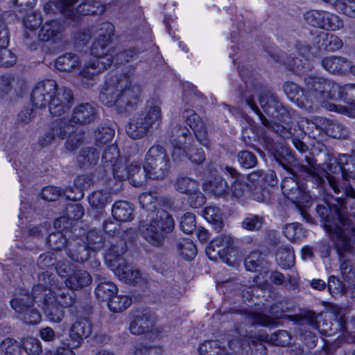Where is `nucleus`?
Here are the masks:
<instances>
[{"label": "nucleus", "mask_w": 355, "mask_h": 355, "mask_svg": "<svg viewBox=\"0 0 355 355\" xmlns=\"http://www.w3.org/2000/svg\"><path fill=\"white\" fill-rule=\"evenodd\" d=\"M155 325L153 317L148 313L137 314L130 322L129 329L132 334L141 335L152 332Z\"/></svg>", "instance_id": "nucleus-29"}, {"label": "nucleus", "mask_w": 355, "mask_h": 355, "mask_svg": "<svg viewBox=\"0 0 355 355\" xmlns=\"http://www.w3.org/2000/svg\"><path fill=\"white\" fill-rule=\"evenodd\" d=\"M128 173L129 180L135 187L141 186L148 178L144 168L141 169V163L137 161H133L128 164Z\"/></svg>", "instance_id": "nucleus-47"}, {"label": "nucleus", "mask_w": 355, "mask_h": 355, "mask_svg": "<svg viewBox=\"0 0 355 355\" xmlns=\"http://www.w3.org/2000/svg\"><path fill=\"white\" fill-rule=\"evenodd\" d=\"M107 243L105 254L106 265L112 269L123 264L125 259L123 256L127 251L126 241L119 236H113L107 240Z\"/></svg>", "instance_id": "nucleus-14"}, {"label": "nucleus", "mask_w": 355, "mask_h": 355, "mask_svg": "<svg viewBox=\"0 0 355 355\" xmlns=\"http://www.w3.org/2000/svg\"><path fill=\"white\" fill-rule=\"evenodd\" d=\"M259 103L267 115L282 121L288 122L296 116V112L284 107L279 101L277 96L270 91H264L260 94Z\"/></svg>", "instance_id": "nucleus-8"}, {"label": "nucleus", "mask_w": 355, "mask_h": 355, "mask_svg": "<svg viewBox=\"0 0 355 355\" xmlns=\"http://www.w3.org/2000/svg\"><path fill=\"white\" fill-rule=\"evenodd\" d=\"M114 135V130L108 126L97 128L94 134L96 145L100 146L110 142Z\"/></svg>", "instance_id": "nucleus-61"}, {"label": "nucleus", "mask_w": 355, "mask_h": 355, "mask_svg": "<svg viewBox=\"0 0 355 355\" xmlns=\"http://www.w3.org/2000/svg\"><path fill=\"white\" fill-rule=\"evenodd\" d=\"M351 62L345 58L340 56H328L322 60V65L324 69L332 74H343L349 70Z\"/></svg>", "instance_id": "nucleus-32"}, {"label": "nucleus", "mask_w": 355, "mask_h": 355, "mask_svg": "<svg viewBox=\"0 0 355 355\" xmlns=\"http://www.w3.org/2000/svg\"><path fill=\"white\" fill-rule=\"evenodd\" d=\"M144 168L153 180H163L169 173L170 159L166 150L160 145L152 146L146 152Z\"/></svg>", "instance_id": "nucleus-6"}, {"label": "nucleus", "mask_w": 355, "mask_h": 355, "mask_svg": "<svg viewBox=\"0 0 355 355\" xmlns=\"http://www.w3.org/2000/svg\"><path fill=\"white\" fill-rule=\"evenodd\" d=\"M105 11V6L100 1L96 0H87L85 2H83L78 5L76 8V12L74 11L75 15H72V17H67V18L71 19L73 21H78L79 17L77 15H101Z\"/></svg>", "instance_id": "nucleus-35"}, {"label": "nucleus", "mask_w": 355, "mask_h": 355, "mask_svg": "<svg viewBox=\"0 0 355 355\" xmlns=\"http://www.w3.org/2000/svg\"><path fill=\"white\" fill-rule=\"evenodd\" d=\"M203 189L216 197L227 198L230 196L229 187L227 182L221 177L217 176L205 182Z\"/></svg>", "instance_id": "nucleus-38"}, {"label": "nucleus", "mask_w": 355, "mask_h": 355, "mask_svg": "<svg viewBox=\"0 0 355 355\" xmlns=\"http://www.w3.org/2000/svg\"><path fill=\"white\" fill-rule=\"evenodd\" d=\"M175 229V220L166 210L156 209L155 216L148 223L141 221L139 232L141 236L150 245L161 247Z\"/></svg>", "instance_id": "nucleus-4"}, {"label": "nucleus", "mask_w": 355, "mask_h": 355, "mask_svg": "<svg viewBox=\"0 0 355 355\" xmlns=\"http://www.w3.org/2000/svg\"><path fill=\"white\" fill-rule=\"evenodd\" d=\"M63 31V26L59 21L49 20L42 26L38 37L42 42L51 40L55 42L60 39Z\"/></svg>", "instance_id": "nucleus-30"}, {"label": "nucleus", "mask_w": 355, "mask_h": 355, "mask_svg": "<svg viewBox=\"0 0 355 355\" xmlns=\"http://www.w3.org/2000/svg\"><path fill=\"white\" fill-rule=\"evenodd\" d=\"M178 250L180 254L185 259H193L196 254L197 249L193 242L189 239H184L178 243Z\"/></svg>", "instance_id": "nucleus-62"}, {"label": "nucleus", "mask_w": 355, "mask_h": 355, "mask_svg": "<svg viewBox=\"0 0 355 355\" xmlns=\"http://www.w3.org/2000/svg\"><path fill=\"white\" fill-rule=\"evenodd\" d=\"M111 200L110 193L103 190L94 191L88 196L89 205L96 209H103Z\"/></svg>", "instance_id": "nucleus-56"}, {"label": "nucleus", "mask_w": 355, "mask_h": 355, "mask_svg": "<svg viewBox=\"0 0 355 355\" xmlns=\"http://www.w3.org/2000/svg\"><path fill=\"white\" fill-rule=\"evenodd\" d=\"M81 64L80 56L73 53H65L58 56L54 66L57 70L70 73L76 69Z\"/></svg>", "instance_id": "nucleus-37"}, {"label": "nucleus", "mask_w": 355, "mask_h": 355, "mask_svg": "<svg viewBox=\"0 0 355 355\" xmlns=\"http://www.w3.org/2000/svg\"><path fill=\"white\" fill-rule=\"evenodd\" d=\"M201 355H223L225 349L218 340H206L198 347Z\"/></svg>", "instance_id": "nucleus-58"}, {"label": "nucleus", "mask_w": 355, "mask_h": 355, "mask_svg": "<svg viewBox=\"0 0 355 355\" xmlns=\"http://www.w3.org/2000/svg\"><path fill=\"white\" fill-rule=\"evenodd\" d=\"M110 42L111 40L96 38L92 44L91 53L94 56V58L100 59L109 58L111 65L113 62V56L110 53Z\"/></svg>", "instance_id": "nucleus-46"}, {"label": "nucleus", "mask_w": 355, "mask_h": 355, "mask_svg": "<svg viewBox=\"0 0 355 355\" xmlns=\"http://www.w3.org/2000/svg\"><path fill=\"white\" fill-rule=\"evenodd\" d=\"M150 128L145 121L144 114H139L134 116L126 126L127 135L133 139H139L144 137Z\"/></svg>", "instance_id": "nucleus-34"}, {"label": "nucleus", "mask_w": 355, "mask_h": 355, "mask_svg": "<svg viewBox=\"0 0 355 355\" xmlns=\"http://www.w3.org/2000/svg\"><path fill=\"white\" fill-rule=\"evenodd\" d=\"M111 270L121 281L126 284H132L137 283L141 277L139 270L132 269L127 264L126 261H124L123 264H120L119 266L114 267Z\"/></svg>", "instance_id": "nucleus-40"}, {"label": "nucleus", "mask_w": 355, "mask_h": 355, "mask_svg": "<svg viewBox=\"0 0 355 355\" xmlns=\"http://www.w3.org/2000/svg\"><path fill=\"white\" fill-rule=\"evenodd\" d=\"M37 284L32 288V298L35 303H46L48 297L59 286L58 279L55 274L45 270L39 273Z\"/></svg>", "instance_id": "nucleus-12"}, {"label": "nucleus", "mask_w": 355, "mask_h": 355, "mask_svg": "<svg viewBox=\"0 0 355 355\" xmlns=\"http://www.w3.org/2000/svg\"><path fill=\"white\" fill-rule=\"evenodd\" d=\"M349 229L343 227L337 233L331 234V241L338 254L350 253L355 257V221L349 225Z\"/></svg>", "instance_id": "nucleus-16"}, {"label": "nucleus", "mask_w": 355, "mask_h": 355, "mask_svg": "<svg viewBox=\"0 0 355 355\" xmlns=\"http://www.w3.org/2000/svg\"><path fill=\"white\" fill-rule=\"evenodd\" d=\"M288 308L285 307L282 302H278L270 306L267 312L269 315L263 312L249 310L246 311L243 315L244 319L251 326L270 327L275 326L277 320L284 318Z\"/></svg>", "instance_id": "nucleus-10"}, {"label": "nucleus", "mask_w": 355, "mask_h": 355, "mask_svg": "<svg viewBox=\"0 0 355 355\" xmlns=\"http://www.w3.org/2000/svg\"><path fill=\"white\" fill-rule=\"evenodd\" d=\"M198 184V182L194 179L180 176L175 180L174 186L178 191L187 195L197 189Z\"/></svg>", "instance_id": "nucleus-59"}, {"label": "nucleus", "mask_w": 355, "mask_h": 355, "mask_svg": "<svg viewBox=\"0 0 355 355\" xmlns=\"http://www.w3.org/2000/svg\"><path fill=\"white\" fill-rule=\"evenodd\" d=\"M92 281V276L86 270L77 269L73 270L69 277L65 279L66 286L71 290L82 289L89 286Z\"/></svg>", "instance_id": "nucleus-36"}, {"label": "nucleus", "mask_w": 355, "mask_h": 355, "mask_svg": "<svg viewBox=\"0 0 355 355\" xmlns=\"http://www.w3.org/2000/svg\"><path fill=\"white\" fill-rule=\"evenodd\" d=\"M163 352V348L159 345L143 343L137 344L134 349V355H162Z\"/></svg>", "instance_id": "nucleus-64"}, {"label": "nucleus", "mask_w": 355, "mask_h": 355, "mask_svg": "<svg viewBox=\"0 0 355 355\" xmlns=\"http://www.w3.org/2000/svg\"><path fill=\"white\" fill-rule=\"evenodd\" d=\"M128 82L121 79V76H111L107 78L99 94L100 101L107 107L115 105L119 112V101L121 88H123Z\"/></svg>", "instance_id": "nucleus-13"}, {"label": "nucleus", "mask_w": 355, "mask_h": 355, "mask_svg": "<svg viewBox=\"0 0 355 355\" xmlns=\"http://www.w3.org/2000/svg\"><path fill=\"white\" fill-rule=\"evenodd\" d=\"M324 123L322 116L315 117L313 120L301 118L297 121V127L301 131V135H307L310 138L318 140L322 137V125Z\"/></svg>", "instance_id": "nucleus-25"}, {"label": "nucleus", "mask_w": 355, "mask_h": 355, "mask_svg": "<svg viewBox=\"0 0 355 355\" xmlns=\"http://www.w3.org/2000/svg\"><path fill=\"white\" fill-rule=\"evenodd\" d=\"M131 304L132 299L129 296L115 294L107 302V306L110 311L118 313L128 309Z\"/></svg>", "instance_id": "nucleus-57"}, {"label": "nucleus", "mask_w": 355, "mask_h": 355, "mask_svg": "<svg viewBox=\"0 0 355 355\" xmlns=\"http://www.w3.org/2000/svg\"><path fill=\"white\" fill-rule=\"evenodd\" d=\"M295 48L299 55H300L302 58L292 56L286 58L284 56L278 55L277 57H274V59L277 62H282L286 65L291 71L300 72L304 67L306 62V57L310 53L311 48L309 45L302 44L301 42L297 43Z\"/></svg>", "instance_id": "nucleus-19"}, {"label": "nucleus", "mask_w": 355, "mask_h": 355, "mask_svg": "<svg viewBox=\"0 0 355 355\" xmlns=\"http://www.w3.org/2000/svg\"><path fill=\"white\" fill-rule=\"evenodd\" d=\"M56 88V82L53 80H45L38 83L31 93V101L35 107H49L51 99Z\"/></svg>", "instance_id": "nucleus-17"}, {"label": "nucleus", "mask_w": 355, "mask_h": 355, "mask_svg": "<svg viewBox=\"0 0 355 355\" xmlns=\"http://www.w3.org/2000/svg\"><path fill=\"white\" fill-rule=\"evenodd\" d=\"M84 241L90 252H96L101 250L105 245V241L107 242L106 238H104L101 233H98L94 230L87 233Z\"/></svg>", "instance_id": "nucleus-52"}, {"label": "nucleus", "mask_w": 355, "mask_h": 355, "mask_svg": "<svg viewBox=\"0 0 355 355\" xmlns=\"http://www.w3.org/2000/svg\"><path fill=\"white\" fill-rule=\"evenodd\" d=\"M70 122L67 120L60 119L52 123L51 128L56 138L60 139H67L68 135L74 132L76 128Z\"/></svg>", "instance_id": "nucleus-53"}, {"label": "nucleus", "mask_w": 355, "mask_h": 355, "mask_svg": "<svg viewBox=\"0 0 355 355\" xmlns=\"http://www.w3.org/2000/svg\"><path fill=\"white\" fill-rule=\"evenodd\" d=\"M121 79H125L128 82L123 88H121L120 98L119 101V112L123 113L128 108L137 105L141 94V87L137 85H132L130 78L127 75L121 76Z\"/></svg>", "instance_id": "nucleus-18"}, {"label": "nucleus", "mask_w": 355, "mask_h": 355, "mask_svg": "<svg viewBox=\"0 0 355 355\" xmlns=\"http://www.w3.org/2000/svg\"><path fill=\"white\" fill-rule=\"evenodd\" d=\"M182 116L186 119L189 127L194 131L196 139L202 145L207 147L209 142L205 139L206 132L201 131V129L203 128V123L199 115L193 110L186 109Z\"/></svg>", "instance_id": "nucleus-33"}, {"label": "nucleus", "mask_w": 355, "mask_h": 355, "mask_svg": "<svg viewBox=\"0 0 355 355\" xmlns=\"http://www.w3.org/2000/svg\"><path fill=\"white\" fill-rule=\"evenodd\" d=\"M55 92L51 97L49 110L51 114L60 116L71 108L74 99L73 94L69 88L58 87L57 83Z\"/></svg>", "instance_id": "nucleus-15"}, {"label": "nucleus", "mask_w": 355, "mask_h": 355, "mask_svg": "<svg viewBox=\"0 0 355 355\" xmlns=\"http://www.w3.org/2000/svg\"><path fill=\"white\" fill-rule=\"evenodd\" d=\"M204 218L219 232L223 227V220L220 209L215 206L207 207L203 211Z\"/></svg>", "instance_id": "nucleus-50"}, {"label": "nucleus", "mask_w": 355, "mask_h": 355, "mask_svg": "<svg viewBox=\"0 0 355 355\" xmlns=\"http://www.w3.org/2000/svg\"><path fill=\"white\" fill-rule=\"evenodd\" d=\"M46 303H37L39 306L44 309L47 318L53 322H60L64 317V308L55 302L52 296L49 297Z\"/></svg>", "instance_id": "nucleus-41"}, {"label": "nucleus", "mask_w": 355, "mask_h": 355, "mask_svg": "<svg viewBox=\"0 0 355 355\" xmlns=\"http://www.w3.org/2000/svg\"><path fill=\"white\" fill-rule=\"evenodd\" d=\"M162 101L157 96L150 98L146 105L145 121L150 128L158 127L162 120Z\"/></svg>", "instance_id": "nucleus-27"}, {"label": "nucleus", "mask_w": 355, "mask_h": 355, "mask_svg": "<svg viewBox=\"0 0 355 355\" xmlns=\"http://www.w3.org/2000/svg\"><path fill=\"white\" fill-rule=\"evenodd\" d=\"M33 302L32 295L21 293L10 301V305L25 323L35 324L40 322L42 317L40 312L33 307Z\"/></svg>", "instance_id": "nucleus-11"}, {"label": "nucleus", "mask_w": 355, "mask_h": 355, "mask_svg": "<svg viewBox=\"0 0 355 355\" xmlns=\"http://www.w3.org/2000/svg\"><path fill=\"white\" fill-rule=\"evenodd\" d=\"M313 42L318 49L327 51H336L343 46V42L338 36L326 32L320 33L314 38Z\"/></svg>", "instance_id": "nucleus-31"}, {"label": "nucleus", "mask_w": 355, "mask_h": 355, "mask_svg": "<svg viewBox=\"0 0 355 355\" xmlns=\"http://www.w3.org/2000/svg\"><path fill=\"white\" fill-rule=\"evenodd\" d=\"M190 130L185 126L179 124L173 125L169 133V141L173 146H180L186 143Z\"/></svg>", "instance_id": "nucleus-48"}, {"label": "nucleus", "mask_w": 355, "mask_h": 355, "mask_svg": "<svg viewBox=\"0 0 355 355\" xmlns=\"http://www.w3.org/2000/svg\"><path fill=\"white\" fill-rule=\"evenodd\" d=\"M118 292L116 286L111 282H103L95 288L96 297L101 301L109 302Z\"/></svg>", "instance_id": "nucleus-51"}, {"label": "nucleus", "mask_w": 355, "mask_h": 355, "mask_svg": "<svg viewBox=\"0 0 355 355\" xmlns=\"http://www.w3.org/2000/svg\"><path fill=\"white\" fill-rule=\"evenodd\" d=\"M92 333V326L86 318L77 319L71 326L69 332V340L73 347H79L84 339Z\"/></svg>", "instance_id": "nucleus-20"}, {"label": "nucleus", "mask_w": 355, "mask_h": 355, "mask_svg": "<svg viewBox=\"0 0 355 355\" xmlns=\"http://www.w3.org/2000/svg\"><path fill=\"white\" fill-rule=\"evenodd\" d=\"M267 134L266 132L264 135H261L266 150L272 154L279 164L291 175L285 177L282 181L281 187L283 194L298 207L309 206L311 197L304 186H301L297 181L294 171L289 166L294 161L293 155L289 149L286 148H281V152H279L277 150V144Z\"/></svg>", "instance_id": "nucleus-3"}, {"label": "nucleus", "mask_w": 355, "mask_h": 355, "mask_svg": "<svg viewBox=\"0 0 355 355\" xmlns=\"http://www.w3.org/2000/svg\"><path fill=\"white\" fill-rule=\"evenodd\" d=\"M300 326L309 325L312 329L318 331L321 334L329 336L334 334L331 328L332 324L328 322L322 313L315 315L314 313H306L299 321Z\"/></svg>", "instance_id": "nucleus-21"}, {"label": "nucleus", "mask_w": 355, "mask_h": 355, "mask_svg": "<svg viewBox=\"0 0 355 355\" xmlns=\"http://www.w3.org/2000/svg\"><path fill=\"white\" fill-rule=\"evenodd\" d=\"M331 87L328 89L327 100L338 98L343 103L347 104L349 107L334 104L336 107L333 111L341 114H352L355 110V84H346L343 86L331 80H328Z\"/></svg>", "instance_id": "nucleus-9"}, {"label": "nucleus", "mask_w": 355, "mask_h": 355, "mask_svg": "<svg viewBox=\"0 0 355 355\" xmlns=\"http://www.w3.org/2000/svg\"><path fill=\"white\" fill-rule=\"evenodd\" d=\"M67 286H58L52 293V300L61 307L69 308L76 302V294Z\"/></svg>", "instance_id": "nucleus-39"}, {"label": "nucleus", "mask_w": 355, "mask_h": 355, "mask_svg": "<svg viewBox=\"0 0 355 355\" xmlns=\"http://www.w3.org/2000/svg\"><path fill=\"white\" fill-rule=\"evenodd\" d=\"M338 204L330 205L327 202L318 205L316 211L324 223V227L331 239V234L339 232L343 227L348 230L355 217L349 215L343 200H337Z\"/></svg>", "instance_id": "nucleus-5"}, {"label": "nucleus", "mask_w": 355, "mask_h": 355, "mask_svg": "<svg viewBox=\"0 0 355 355\" xmlns=\"http://www.w3.org/2000/svg\"><path fill=\"white\" fill-rule=\"evenodd\" d=\"M97 118L96 108L89 103L77 105L73 110L70 121L76 124L87 125Z\"/></svg>", "instance_id": "nucleus-22"}, {"label": "nucleus", "mask_w": 355, "mask_h": 355, "mask_svg": "<svg viewBox=\"0 0 355 355\" xmlns=\"http://www.w3.org/2000/svg\"><path fill=\"white\" fill-rule=\"evenodd\" d=\"M328 80L319 76H307L304 78V89L293 82L285 83L283 89L288 98L300 108L312 111L320 106L334 110L336 106L327 101L328 89L331 85Z\"/></svg>", "instance_id": "nucleus-2"}, {"label": "nucleus", "mask_w": 355, "mask_h": 355, "mask_svg": "<svg viewBox=\"0 0 355 355\" xmlns=\"http://www.w3.org/2000/svg\"><path fill=\"white\" fill-rule=\"evenodd\" d=\"M234 241L232 236L227 234H222L215 239L206 248V253L210 259L211 251H216V253L223 257L225 262H228L229 259L225 257V255L230 254L231 252H234Z\"/></svg>", "instance_id": "nucleus-23"}, {"label": "nucleus", "mask_w": 355, "mask_h": 355, "mask_svg": "<svg viewBox=\"0 0 355 355\" xmlns=\"http://www.w3.org/2000/svg\"><path fill=\"white\" fill-rule=\"evenodd\" d=\"M226 171L234 178V181L231 183L230 195L239 198L245 196L249 193V189L252 188V185L247 182L246 178L239 174L237 171L230 166H226Z\"/></svg>", "instance_id": "nucleus-28"}, {"label": "nucleus", "mask_w": 355, "mask_h": 355, "mask_svg": "<svg viewBox=\"0 0 355 355\" xmlns=\"http://www.w3.org/2000/svg\"><path fill=\"white\" fill-rule=\"evenodd\" d=\"M21 349V342L19 343L12 338L4 339L0 345V350L6 355H20Z\"/></svg>", "instance_id": "nucleus-63"}, {"label": "nucleus", "mask_w": 355, "mask_h": 355, "mask_svg": "<svg viewBox=\"0 0 355 355\" xmlns=\"http://www.w3.org/2000/svg\"><path fill=\"white\" fill-rule=\"evenodd\" d=\"M344 21L338 15L324 10L321 29L337 31L344 27Z\"/></svg>", "instance_id": "nucleus-49"}, {"label": "nucleus", "mask_w": 355, "mask_h": 355, "mask_svg": "<svg viewBox=\"0 0 355 355\" xmlns=\"http://www.w3.org/2000/svg\"><path fill=\"white\" fill-rule=\"evenodd\" d=\"M355 153V150H353ZM306 164H295L300 172L306 173V181L311 182L317 187H323L325 179L336 194L343 193L346 196L355 199V189L349 179L355 178V155H340L338 158L331 157L327 164V170L333 173H341L342 180L331 175L326 170L320 171L317 167V161L311 153L304 157Z\"/></svg>", "instance_id": "nucleus-1"}, {"label": "nucleus", "mask_w": 355, "mask_h": 355, "mask_svg": "<svg viewBox=\"0 0 355 355\" xmlns=\"http://www.w3.org/2000/svg\"><path fill=\"white\" fill-rule=\"evenodd\" d=\"M112 214L118 221H130L133 219V209L126 201H117L112 205Z\"/></svg>", "instance_id": "nucleus-42"}, {"label": "nucleus", "mask_w": 355, "mask_h": 355, "mask_svg": "<svg viewBox=\"0 0 355 355\" xmlns=\"http://www.w3.org/2000/svg\"><path fill=\"white\" fill-rule=\"evenodd\" d=\"M99 155L93 147H86L81 150L78 157V162L82 167H88L95 165L98 159Z\"/></svg>", "instance_id": "nucleus-55"}, {"label": "nucleus", "mask_w": 355, "mask_h": 355, "mask_svg": "<svg viewBox=\"0 0 355 355\" xmlns=\"http://www.w3.org/2000/svg\"><path fill=\"white\" fill-rule=\"evenodd\" d=\"M66 251L71 259L80 263L88 260L91 252L85 241L78 237L71 238L68 241Z\"/></svg>", "instance_id": "nucleus-24"}, {"label": "nucleus", "mask_w": 355, "mask_h": 355, "mask_svg": "<svg viewBox=\"0 0 355 355\" xmlns=\"http://www.w3.org/2000/svg\"><path fill=\"white\" fill-rule=\"evenodd\" d=\"M239 71L247 89L246 91L243 92L241 86H239L238 93L241 99L245 100V103L259 116L262 124L267 128L268 132H273L283 138L291 137L293 133L289 125L292 123L293 119L290 120L288 122L284 121L287 126L277 123H272L268 121L256 105L253 96L249 94L248 89L250 87V85H252V83H251L250 80L246 78L245 71L243 69H239Z\"/></svg>", "instance_id": "nucleus-7"}, {"label": "nucleus", "mask_w": 355, "mask_h": 355, "mask_svg": "<svg viewBox=\"0 0 355 355\" xmlns=\"http://www.w3.org/2000/svg\"><path fill=\"white\" fill-rule=\"evenodd\" d=\"M110 66L109 58H93L84 64L80 70V76L85 79L92 80L95 76L105 71Z\"/></svg>", "instance_id": "nucleus-26"}, {"label": "nucleus", "mask_w": 355, "mask_h": 355, "mask_svg": "<svg viewBox=\"0 0 355 355\" xmlns=\"http://www.w3.org/2000/svg\"><path fill=\"white\" fill-rule=\"evenodd\" d=\"M264 222L263 216L249 214L241 222V227L248 231L258 232L262 228Z\"/></svg>", "instance_id": "nucleus-60"}, {"label": "nucleus", "mask_w": 355, "mask_h": 355, "mask_svg": "<svg viewBox=\"0 0 355 355\" xmlns=\"http://www.w3.org/2000/svg\"><path fill=\"white\" fill-rule=\"evenodd\" d=\"M268 339V336L265 334H259L258 336L250 333L247 335L250 347L254 351L255 355H265L266 347L263 342Z\"/></svg>", "instance_id": "nucleus-54"}, {"label": "nucleus", "mask_w": 355, "mask_h": 355, "mask_svg": "<svg viewBox=\"0 0 355 355\" xmlns=\"http://www.w3.org/2000/svg\"><path fill=\"white\" fill-rule=\"evenodd\" d=\"M323 120L324 123L322 125V137L323 134L336 139L345 137L347 135V131L341 123L325 117H323Z\"/></svg>", "instance_id": "nucleus-44"}, {"label": "nucleus", "mask_w": 355, "mask_h": 355, "mask_svg": "<svg viewBox=\"0 0 355 355\" xmlns=\"http://www.w3.org/2000/svg\"><path fill=\"white\" fill-rule=\"evenodd\" d=\"M119 160V150L117 146L112 144L104 150L101 162L105 175H108V170L112 169Z\"/></svg>", "instance_id": "nucleus-43"}, {"label": "nucleus", "mask_w": 355, "mask_h": 355, "mask_svg": "<svg viewBox=\"0 0 355 355\" xmlns=\"http://www.w3.org/2000/svg\"><path fill=\"white\" fill-rule=\"evenodd\" d=\"M276 261L283 269L291 268L295 263V254L289 245H281L276 252Z\"/></svg>", "instance_id": "nucleus-45"}]
</instances>
